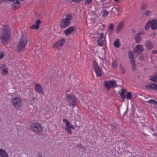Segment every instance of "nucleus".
<instances>
[{
	"label": "nucleus",
	"instance_id": "f257e3e1",
	"mask_svg": "<svg viewBox=\"0 0 157 157\" xmlns=\"http://www.w3.org/2000/svg\"><path fill=\"white\" fill-rule=\"evenodd\" d=\"M10 28L8 25L2 26L0 34V39L2 42L3 44H7L10 40Z\"/></svg>",
	"mask_w": 157,
	"mask_h": 157
},
{
	"label": "nucleus",
	"instance_id": "f03ea898",
	"mask_svg": "<svg viewBox=\"0 0 157 157\" xmlns=\"http://www.w3.org/2000/svg\"><path fill=\"white\" fill-rule=\"evenodd\" d=\"M28 39L26 36L23 35L21 37L20 40L18 44L17 48V51L20 52L25 48L27 44Z\"/></svg>",
	"mask_w": 157,
	"mask_h": 157
},
{
	"label": "nucleus",
	"instance_id": "7ed1b4c3",
	"mask_svg": "<svg viewBox=\"0 0 157 157\" xmlns=\"http://www.w3.org/2000/svg\"><path fill=\"white\" fill-rule=\"evenodd\" d=\"M66 98L70 106H72L73 108H74L77 105L78 99L75 95L67 94L66 96Z\"/></svg>",
	"mask_w": 157,
	"mask_h": 157
},
{
	"label": "nucleus",
	"instance_id": "20e7f679",
	"mask_svg": "<svg viewBox=\"0 0 157 157\" xmlns=\"http://www.w3.org/2000/svg\"><path fill=\"white\" fill-rule=\"evenodd\" d=\"M12 103L14 107L17 109H19L22 106L21 99L18 97H16L13 99Z\"/></svg>",
	"mask_w": 157,
	"mask_h": 157
},
{
	"label": "nucleus",
	"instance_id": "39448f33",
	"mask_svg": "<svg viewBox=\"0 0 157 157\" xmlns=\"http://www.w3.org/2000/svg\"><path fill=\"white\" fill-rule=\"evenodd\" d=\"M65 41L66 39L65 38H62L61 39L58 40L54 44L53 48L58 50L60 49L63 45L65 43Z\"/></svg>",
	"mask_w": 157,
	"mask_h": 157
},
{
	"label": "nucleus",
	"instance_id": "423d86ee",
	"mask_svg": "<svg viewBox=\"0 0 157 157\" xmlns=\"http://www.w3.org/2000/svg\"><path fill=\"white\" fill-rule=\"evenodd\" d=\"M104 86L108 90H110L111 87H115L117 86V83L115 81H109L105 82Z\"/></svg>",
	"mask_w": 157,
	"mask_h": 157
},
{
	"label": "nucleus",
	"instance_id": "0eeeda50",
	"mask_svg": "<svg viewBox=\"0 0 157 157\" xmlns=\"http://www.w3.org/2000/svg\"><path fill=\"white\" fill-rule=\"evenodd\" d=\"M94 68L96 75L98 77H100L101 75V70L96 61L94 62Z\"/></svg>",
	"mask_w": 157,
	"mask_h": 157
},
{
	"label": "nucleus",
	"instance_id": "6e6552de",
	"mask_svg": "<svg viewBox=\"0 0 157 157\" xmlns=\"http://www.w3.org/2000/svg\"><path fill=\"white\" fill-rule=\"evenodd\" d=\"M144 50V48L141 45L138 44L136 46L133 50V52L135 53H136L138 55L142 52Z\"/></svg>",
	"mask_w": 157,
	"mask_h": 157
},
{
	"label": "nucleus",
	"instance_id": "1a4fd4ad",
	"mask_svg": "<svg viewBox=\"0 0 157 157\" xmlns=\"http://www.w3.org/2000/svg\"><path fill=\"white\" fill-rule=\"evenodd\" d=\"M63 121L65 122L66 123V127L65 128V129L67 133L69 134H71L72 132L71 128L70 123L66 119H63Z\"/></svg>",
	"mask_w": 157,
	"mask_h": 157
},
{
	"label": "nucleus",
	"instance_id": "9d476101",
	"mask_svg": "<svg viewBox=\"0 0 157 157\" xmlns=\"http://www.w3.org/2000/svg\"><path fill=\"white\" fill-rule=\"evenodd\" d=\"M75 27L74 26H71L68 28L67 29L64 31V33L67 36H69L75 30Z\"/></svg>",
	"mask_w": 157,
	"mask_h": 157
},
{
	"label": "nucleus",
	"instance_id": "9b49d317",
	"mask_svg": "<svg viewBox=\"0 0 157 157\" xmlns=\"http://www.w3.org/2000/svg\"><path fill=\"white\" fill-rule=\"evenodd\" d=\"M30 127L34 131H42L41 125L38 123L33 124L31 125Z\"/></svg>",
	"mask_w": 157,
	"mask_h": 157
},
{
	"label": "nucleus",
	"instance_id": "f8f14e48",
	"mask_svg": "<svg viewBox=\"0 0 157 157\" xmlns=\"http://www.w3.org/2000/svg\"><path fill=\"white\" fill-rule=\"evenodd\" d=\"M145 87L147 90H157V85L152 82L150 83L148 85H146Z\"/></svg>",
	"mask_w": 157,
	"mask_h": 157
},
{
	"label": "nucleus",
	"instance_id": "ddd939ff",
	"mask_svg": "<svg viewBox=\"0 0 157 157\" xmlns=\"http://www.w3.org/2000/svg\"><path fill=\"white\" fill-rule=\"evenodd\" d=\"M70 23V21H68L66 19H64L61 22V27L62 28L65 29L68 26Z\"/></svg>",
	"mask_w": 157,
	"mask_h": 157
},
{
	"label": "nucleus",
	"instance_id": "4468645a",
	"mask_svg": "<svg viewBox=\"0 0 157 157\" xmlns=\"http://www.w3.org/2000/svg\"><path fill=\"white\" fill-rule=\"evenodd\" d=\"M13 8L14 10H16L20 7V3L18 0H14L12 5Z\"/></svg>",
	"mask_w": 157,
	"mask_h": 157
},
{
	"label": "nucleus",
	"instance_id": "2eb2a0df",
	"mask_svg": "<svg viewBox=\"0 0 157 157\" xmlns=\"http://www.w3.org/2000/svg\"><path fill=\"white\" fill-rule=\"evenodd\" d=\"M124 25V22L121 21L119 23L117 29L116 30V32L117 33H118L123 28Z\"/></svg>",
	"mask_w": 157,
	"mask_h": 157
},
{
	"label": "nucleus",
	"instance_id": "dca6fc26",
	"mask_svg": "<svg viewBox=\"0 0 157 157\" xmlns=\"http://www.w3.org/2000/svg\"><path fill=\"white\" fill-rule=\"evenodd\" d=\"M35 89L36 91L39 93H42L43 92V88L40 85L38 84H35Z\"/></svg>",
	"mask_w": 157,
	"mask_h": 157
},
{
	"label": "nucleus",
	"instance_id": "f3484780",
	"mask_svg": "<svg viewBox=\"0 0 157 157\" xmlns=\"http://www.w3.org/2000/svg\"><path fill=\"white\" fill-rule=\"evenodd\" d=\"M0 156L1 157H8V154L5 150L0 149Z\"/></svg>",
	"mask_w": 157,
	"mask_h": 157
},
{
	"label": "nucleus",
	"instance_id": "a211bd4d",
	"mask_svg": "<svg viewBox=\"0 0 157 157\" xmlns=\"http://www.w3.org/2000/svg\"><path fill=\"white\" fill-rule=\"evenodd\" d=\"M148 103L154 105V107L155 109H157V101L153 99L149 100L147 102Z\"/></svg>",
	"mask_w": 157,
	"mask_h": 157
},
{
	"label": "nucleus",
	"instance_id": "6ab92c4d",
	"mask_svg": "<svg viewBox=\"0 0 157 157\" xmlns=\"http://www.w3.org/2000/svg\"><path fill=\"white\" fill-rule=\"evenodd\" d=\"M146 45L147 48L148 49H151L153 47V44L151 42V41H148L146 43Z\"/></svg>",
	"mask_w": 157,
	"mask_h": 157
},
{
	"label": "nucleus",
	"instance_id": "aec40b11",
	"mask_svg": "<svg viewBox=\"0 0 157 157\" xmlns=\"http://www.w3.org/2000/svg\"><path fill=\"white\" fill-rule=\"evenodd\" d=\"M114 45L115 47L116 48H118L120 47L121 44L119 39H116L114 42Z\"/></svg>",
	"mask_w": 157,
	"mask_h": 157
},
{
	"label": "nucleus",
	"instance_id": "412c9836",
	"mask_svg": "<svg viewBox=\"0 0 157 157\" xmlns=\"http://www.w3.org/2000/svg\"><path fill=\"white\" fill-rule=\"evenodd\" d=\"M150 80L154 82H157V74H155L152 75L150 78Z\"/></svg>",
	"mask_w": 157,
	"mask_h": 157
},
{
	"label": "nucleus",
	"instance_id": "4be33fe9",
	"mask_svg": "<svg viewBox=\"0 0 157 157\" xmlns=\"http://www.w3.org/2000/svg\"><path fill=\"white\" fill-rule=\"evenodd\" d=\"M134 39L136 43H139L141 40V36L137 34L135 36Z\"/></svg>",
	"mask_w": 157,
	"mask_h": 157
},
{
	"label": "nucleus",
	"instance_id": "5701e85b",
	"mask_svg": "<svg viewBox=\"0 0 157 157\" xmlns=\"http://www.w3.org/2000/svg\"><path fill=\"white\" fill-rule=\"evenodd\" d=\"M126 92V90L124 89L122 90V91L120 93L121 97L122 99L124 100L125 98V94Z\"/></svg>",
	"mask_w": 157,
	"mask_h": 157
},
{
	"label": "nucleus",
	"instance_id": "b1692460",
	"mask_svg": "<svg viewBox=\"0 0 157 157\" xmlns=\"http://www.w3.org/2000/svg\"><path fill=\"white\" fill-rule=\"evenodd\" d=\"M114 25L113 24H111L109 27V29L108 31L109 34H111V33L114 30Z\"/></svg>",
	"mask_w": 157,
	"mask_h": 157
},
{
	"label": "nucleus",
	"instance_id": "393cba45",
	"mask_svg": "<svg viewBox=\"0 0 157 157\" xmlns=\"http://www.w3.org/2000/svg\"><path fill=\"white\" fill-rule=\"evenodd\" d=\"M129 57L130 59L131 62L135 61L133 56V55L131 51H129L128 52Z\"/></svg>",
	"mask_w": 157,
	"mask_h": 157
},
{
	"label": "nucleus",
	"instance_id": "a878e982",
	"mask_svg": "<svg viewBox=\"0 0 157 157\" xmlns=\"http://www.w3.org/2000/svg\"><path fill=\"white\" fill-rule=\"evenodd\" d=\"M132 97V93L131 92H128L126 95H125V98L127 100H131Z\"/></svg>",
	"mask_w": 157,
	"mask_h": 157
},
{
	"label": "nucleus",
	"instance_id": "bb28decb",
	"mask_svg": "<svg viewBox=\"0 0 157 157\" xmlns=\"http://www.w3.org/2000/svg\"><path fill=\"white\" fill-rule=\"evenodd\" d=\"M112 12L116 15H118L119 13V10L116 7H113L112 9Z\"/></svg>",
	"mask_w": 157,
	"mask_h": 157
},
{
	"label": "nucleus",
	"instance_id": "cd10ccee",
	"mask_svg": "<svg viewBox=\"0 0 157 157\" xmlns=\"http://www.w3.org/2000/svg\"><path fill=\"white\" fill-rule=\"evenodd\" d=\"M151 21H148L146 24L145 27V29L146 30H148L150 27V26L151 24Z\"/></svg>",
	"mask_w": 157,
	"mask_h": 157
},
{
	"label": "nucleus",
	"instance_id": "c85d7f7f",
	"mask_svg": "<svg viewBox=\"0 0 157 157\" xmlns=\"http://www.w3.org/2000/svg\"><path fill=\"white\" fill-rule=\"evenodd\" d=\"M72 16L70 14H67L66 15V18L65 19H66V20L68 21H70V20L72 19Z\"/></svg>",
	"mask_w": 157,
	"mask_h": 157
},
{
	"label": "nucleus",
	"instance_id": "c756f323",
	"mask_svg": "<svg viewBox=\"0 0 157 157\" xmlns=\"http://www.w3.org/2000/svg\"><path fill=\"white\" fill-rule=\"evenodd\" d=\"M8 74V71L6 69H4L2 70V75H5Z\"/></svg>",
	"mask_w": 157,
	"mask_h": 157
},
{
	"label": "nucleus",
	"instance_id": "7c9ffc66",
	"mask_svg": "<svg viewBox=\"0 0 157 157\" xmlns=\"http://www.w3.org/2000/svg\"><path fill=\"white\" fill-rule=\"evenodd\" d=\"M132 64V68L133 70L134 71H136V65H135V61H132L131 62Z\"/></svg>",
	"mask_w": 157,
	"mask_h": 157
},
{
	"label": "nucleus",
	"instance_id": "2f4dec72",
	"mask_svg": "<svg viewBox=\"0 0 157 157\" xmlns=\"http://www.w3.org/2000/svg\"><path fill=\"white\" fill-rule=\"evenodd\" d=\"M151 28L153 29H155L157 28V24L151 22Z\"/></svg>",
	"mask_w": 157,
	"mask_h": 157
},
{
	"label": "nucleus",
	"instance_id": "473e14b6",
	"mask_svg": "<svg viewBox=\"0 0 157 157\" xmlns=\"http://www.w3.org/2000/svg\"><path fill=\"white\" fill-rule=\"evenodd\" d=\"M97 43L100 46H102L103 43L102 40L98 39L97 40Z\"/></svg>",
	"mask_w": 157,
	"mask_h": 157
},
{
	"label": "nucleus",
	"instance_id": "72a5a7b5",
	"mask_svg": "<svg viewBox=\"0 0 157 157\" xmlns=\"http://www.w3.org/2000/svg\"><path fill=\"white\" fill-rule=\"evenodd\" d=\"M108 14V12L107 10H104L103 12L102 16L103 17H105L107 16Z\"/></svg>",
	"mask_w": 157,
	"mask_h": 157
},
{
	"label": "nucleus",
	"instance_id": "f704fd0d",
	"mask_svg": "<svg viewBox=\"0 0 157 157\" xmlns=\"http://www.w3.org/2000/svg\"><path fill=\"white\" fill-rule=\"evenodd\" d=\"M39 28V26L36 25V24L33 25L30 27V29H38Z\"/></svg>",
	"mask_w": 157,
	"mask_h": 157
},
{
	"label": "nucleus",
	"instance_id": "c9c22d12",
	"mask_svg": "<svg viewBox=\"0 0 157 157\" xmlns=\"http://www.w3.org/2000/svg\"><path fill=\"white\" fill-rule=\"evenodd\" d=\"M112 66L113 67L116 68L117 66V63L116 61H113L112 62Z\"/></svg>",
	"mask_w": 157,
	"mask_h": 157
},
{
	"label": "nucleus",
	"instance_id": "e433bc0d",
	"mask_svg": "<svg viewBox=\"0 0 157 157\" xmlns=\"http://www.w3.org/2000/svg\"><path fill=\"white\" fill-rule=\"evenodd\" d=\"M120 66L121 67L120 70L123 74H124L125 72V68L123 67L121 65H120Z\"/></svg>",
	"mask_w": 157,
	"mask_h": 157
},
{
	"label": "nucleus",
	"instance_id": "4c0bfd02",
	"mask_svg": "<svg viewBox=\"0 0 157 157\" xmlns=\"http://www.w3.org/2000/svg\"><path fill=\"white\" fill-rule=\"evenodd\" d=\"M93 0H85V4L86 5H88L91 3Z\"/></svg>",
	"mask_w": 157,
	"mask_h": 157
},
{
	"label": "nucleus",
	"instance_id": "58836bf2",
	"mask_svg": "<svg viewBox=\"0 0 157 157\" xmlns=\"http://www.w3.org/2000/svg\"><path fill=\"white\" fill-rule=\"evenodd\" d=\"M147 7V5L143 4L141 6V9L142 10H144L146 9Z\"/></svg>",
	"mask_w": 157,
	"mask_h": 157
},
{
	"label": "nucleus",
	"instance_id": "ea45409f",
	"mask_svg": "<svg viewBox=\"0 0 157 157\" xmlns=\"http://www.w3.org/2000/svg\"><path fill=\"white\" fill-rule=\"evenodd\" d=\"M99 35V39L101 40L104 36V34L103 33H99L98 34Z\"/></svg>",
	"mask_w": 157,
	"mask_h": 157
},
{
	"label": "nucleus",
	"instance_id": "a19ab883",
	"mask_svg": "<svg viewBox=\"0 0 157 157\" xmlns=\"http://www.w3.org/2000/svg\"><path fill=\"white\" fill-rule=\"evenodd\" d=\"M40 23H41L40 20H38L36 21L35 24L36 25L39 26V25Z\"/></svg>",
	"mask_w": 157,
	"mask_h": 157
},
{
	"label": "nucleus",
	"instance_id": "79ce46f5",
	"mask_svg": "<svg viewBox=\"0 0 157 157\" xmlns=\"http://www.w3.org/2000/svg\"><path fill=\"white\" fill-rule=\"evenodd\" d=\"M156 34L157 33L156 32H154L151 34V36L153 38H154L156 36Z\"/></svg>",
	"mask_w": 157,
	"mask_h": 157
},
{
	"label": "nucleus",
	"instance_id": "37998d69",
	"mask_svg": "<svg viewBox=\"0 0 157 157\" xmlns=\"http://www.w3.org/2000/svg\"><path fill=\"white\" fill-rule=\"evenodd\" d=\"M73 2L77 3L82 2L83 0H71Z\"/></svg>",
	"mask_w": 157,
	"mask_h": 157
},
{
	"label": "nucleus",
	"instance_id": "c03bdc74",
	"mask_svg": "<svg viewBox=\"0 0 157 157\" xmlns=\"http://www.w3.org/2000/svg\"><path fill=\"white\" fill-rule=\"evenodd\" d=\"M151 12V11L150 10H148L145 12L144 14L146 16H148L149 14Z\"/></svg>",
	"mask_w": 157,
	"mask_h": 157
},
{
	"label": "nucleus",
	"instance_id": "a18cd8bd",
	"mask_svg": "<svg viewBox=\"0 0 157 157\" xmlns=\"http://www.w3.org/2000/svg\"><path fill=\"white\" fill-rule=\"evenodd\" d=\"M151 22L152 23L156 24H157V19L151 20Z\"/></svg>",
	"mask_w": 157,
	"mask_h": 157
},
{
	"label": "nucleus",
	"instance_id": "49530a36",
	"mask_svg": "<svg viewBox=\"0 0 157 157\" xmlns=\"http://www.w3.org/2000/svg\"><path fill=\"white\" fill-rule=\"evenodd\" d=\"M138 34L140 36V35H143L145 34V32L144 31H143L142 32H139Z\"/></svg>",
	"mask_w": 157,
	"mask_h": 157
},
{
	"label": "nucleus",
	"instance_id": "de8ad7c7",
	"mask_svg": "<svg viewBox=\"0 0 157 157\" xmlns=\"http://www.w3.org/2000/svg\"><path fill=\"white\" fill-rule=\"evenodd\" d=\"M70 126H71V129H75V127L71 123H70Z\"/></svg>",
	"mask_w": 157,
	"mask_h": 157
},
{
	"label": "nucleus",
	"instance_id": "09e8293b",
	"mask_svg": "<svg viewBox=\"0 0 157 157\" xmlns=\"http://www.w3.org/2000/svg\"><path fill=\"white\" fill-rule=\"evenodd\" d=\"M139 58L141 60H143L144 59V57L142 56H140Z\"/></svg>",
	"mask_w": 157,
	"mask_h": 157
},
{
	"label": "nucleus",
	"instance_id": "8fccbe9b",
	"mask_svg": "<svg viewBox=\"0 0 157 157\" xmlns=\"http://www.w3.org/2000/svg\"><path fill=\"white\" fill-rule=\"evenodd\" d=\"M4 56V54H2L0 55V59H2L3 58Z\"/></svg>",
	"mask_w": 157,
	"mask_h": 157
},
{
	"label": "nucleus",
	"instance_id": "3c124183",
	"mask_svg": "<svg viewBox=\"0 0 157 157\" xmlns=\"http://www.w3.org/2000/svg\"><path fill=\"white\" fill-rule=\"evenodd\" d=\"M152 52L153 53L157 54V50H153Z\"/></svg>",
	"mask_w": 157,
	"mask_h": 157
},
{
	"label": "nucleus",
	"instance_id": "603ef678",
	"mask_svg": "<svg viewBox=\"0 0 157 157\" xmlns=\"http://www.w3.org/2000/svg\"><path fill=\"white\" fill-rule=\"evenodd\" d=\"M114 0L116 2H118V0Z\"/></svg>",
	"mask_w": 157,
	"mask_h": 157
},
{
	"label": "nucleus",
	"instance_id": "864d4df0",
	"mask_svg": "<svg viewBox=\"0 0 157 157\" xmlns=\"http://www.w3.org/2000/svg\"><path fill=\"white\" fill-rule=\"evenodd\" d=\"M1 2L2 1L1 0H0V4L1 3Z\"/></svg>",
	"mask_w": 157,
	"mask_h": 157
},
{
	"label": "nucleus",
	"instance_id": "5fc2aeb1",
	"mask_svg": "<svg viewBox=\"0 0 157 157\" xmlns=\"http://www.w3.org/2000/svg\"><path fill=\"white\" fill-rule=\"evenodd\" d=\"M103 26H105V25H104H104H103Z\"/></svg>",
	"mask_w": 157,
	"mask_h": 157
}]
</instances>
